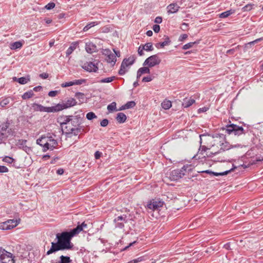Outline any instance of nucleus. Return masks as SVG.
I'll return each instance as SVG.
<instances>
[{
    "instance_id": "412c9836",
    "label": "nucleus",
    "mask_w": 263,
    "mask_h": 263,
    "mask_svg": "<svg viewBox=\"0 0 263 263\" xmlns=\"http://www.w3.org/2000/svg\"><path fill=\"white\" fill-rule=\"evenodd\" d=\"M78 45L79 44L78 42H72L71 44L70 47L68 48V49L66 51V57H68L69 55H70L72 53V52L77 48Z\"/></svg>"
},
{
    "instance_id": "13d9d810",
    "label": "nucleus",
    "mask_w": 263,
    "mask_h": 263,
    "mask_svg": "<svg viewBox=\"0 0 263 263\" xmlns=\"http://www.w3.org/2000/svg\"><path fill=\"white\" fill-rule=\"evenodd\" d=\"M73 85V81L67 82L63 83L61 84L62 87H66Z\"/></svg>"
},
{
    "instance_id": "7c9ffc66",
    "label": "nucleus",
    "mask_w": 263,
    "mask_h": 263,
    "mask_svg": "<svg viewBox=\"0 0 263 263\" xmlns=\"http://www.w3.org/2000/svg\"><path fill=\"white\" fill-rule=\"evenodd\" d=\"M13 79L15 81H17V82H18L21 84H26L28 81H30L29 78H26L25 77H21L20 78L17 79L16 77H14Z\"/></svg>"
},
{
    "instance_id": "2f4dec72",
    "label": "nucleus",
    "mask_w": 263,
    "mask_h": 263,
    "mask_svg": "<svg viewBox=\"0 0 263 263\" xmlns=\"http://www.w3.org/2000/svg\"><path fill=\"white\" fill-rule=\"evenodd\" d=\"M60 263H70L72 261V260L70 259V257L68 256L61 255L60 257Z\"/></svg>"
},
{
    "instance_id": "c85d7f7f",
    "label": "nucleus",
    "mask_w": 263,
    "mask_h": 263,
    "mask_svg": "<svg viewBox=\"0 0 263 263\" xmlns=\"http://www.w3.org/2000/svg\"><path fill=\"white\" fill-rule=\"evenodd\" d=\"M34 96V93L32 90H30L25 92L22 96V98L24 100L32 98Z\"/></svg>"
},
{
    "instance_id": "774afa93",
    "label": "nucleus",
    "mask_w": 263,
    "mask_h": 263,
    "mask_svg": "<svg viewBox=\"0 0 263 263\" xmlns=\"http://www.w3.org/2000/svg\"><path fill=\"white\" fill-rule=\"evenodd\" d=\"M162 18L161 16H157L155 19V23L157 24H160L162 23Z\"/></svg>"
},
{
    "instance_id": "bb28decb",
    "label": "nucleus",
    "mask_w": 263,
    "mask_h": 263,
    "mask_svg": "<svg viewBox=\"0 0 263 263\" xmlns=\"http://www.w3.org/2000/svg\"><path fill=\"white\" fill-rule=\"evenodd\" d=\"M106 61L112 65H114L117 61V59L115 54L112 53L107 57Z\"/></svg>"
},
{
    "instance_id": "6e6552de",
    "label": "nucleus",
    "mask_w": 263,
    "mask_h": 263,
    "mask_svg": "<svg viewBox=\"0 0 263 263\" xmlns=\"http://www.w3.org/2000/svg\"><path fill=\"white\" fill-rule=\"evenodd\" d=\"M163 205V202L160 200H155L153 199L148 202L146 206L147 209L151 210L153 211H157Z\"/></svg>"
},
{
    "instance_id": "9b49d317",
    "label": "nucleus",
    "mask_w": 263,
    "mask_h": 263,
    "mask_svg": "<svg viewBox=\"0 0 263 263\" xmlns=\"http://www.w3.org/2000/svg\"><path fill=\"white\" fill-rule=\"evenodd\" d=\"M36 143L43 147V152H46L48 150V137L42 136L40 138L36 140Z\"/></svg>"
},
{
    "instance_id": "603ef678",
    "label": "nucleus",
    "mask_w": 263,
    "mask_h": 263,
    "mask_svg": "<svg viewBox=\"0 0 263 263\" xmlns=\"http://www.w3.org/2000/svg\"><path fill=\"white\" fill-rule=\"evenodd\" d=\"M86 82V79H79V80H75L73 81V85H81L82 84L85 83Z\"/></svg>"
},
{
    "instance_id": "dca6fc26",
    "label": "nucleus",
    "mask_w": 263,
    "mask_h": 263,
    "mask_svg": "<svg viewBox=\"0 0 263 263\" xmlns=\"http://www.w3.org/2000/svg\"><path fill=\"white\" fill-rule=\"evenodd\" d=\"M135 61V58L134 56H130L128 58H125L123 60L121 66L123 65L124 68H126L127 66L133 64Z\"/></svg>"
},
{
    "instance_id": "2eb2a0df",
    "label": "nucleus",
    "mask_w": 263,
    "mask_h": 263,
    "mask_svg": "<svg viewBox=\"0 0 263 263\" xmlns=\"http://www.w3.org/2000/svg\"><path fill=\"white\" fill-rule=\"evenodd\" d=\"M48 147L50 151L53 150L58 146L57 141L51 136L48 137Z\"/></svg>"
},
{
    "instance_id": "e433bc0d",
    "label": "nucleus",
    "mask_w": 263,
    "mask_h": 263,
    "mask_svg": "<svg viewBox=\"0 0 263 263\" xmlns=\"http://www.w3.org/2000/svg\"><path fill=\"white\" fill-rule=\"evenodd\" d=\"M234 11L232 10H230L228 11H226L225 12H223L219 14V17L220 18H226L228 17L229 15L233 13Z\"/></svg>"
},
{
    "instance_id": "1a4fd4ad",
    "label": "nucleus",
    "mask_w": 263,
    "mask_h": 263,
    "mask_svg": "<svg viewBox=\"0 0 263 263\" xmlns=\"http://www.w3.org/2000/svg\"><path fill=\"white\" fill-rule=\"evenodd\" d=\"M127 215L123 214L115 218L114 222L115 223L116 228L123 229L124 227V224L127 222Z\"/></svg>"
},
{
    "instance_id": "e2e57ef3",
    "label": "nucleus",
    "mask_w": 263,
    "mask_h": 263,
    "mask_svg": "<svg viewBox=\"0 0 263 263\" xmlns=\"http://www.w3.org/2000/svg\"><path fill=\"white\" fill-rule=\"evenodd\" d=\"M111 53H112L111 51L109 49H105L103 50V54H104L105 55H106L107 57L108 55H109L110 54H111Z\"/></svg>"
},
{
    "instance_id": "4468645a",
    "label": "nucleus",
    "mask_w": 263,
    "mask_h": 263,
    "mask_svg": "<svg viewBox=\"0 0 263 263\" xmlns=\"http://www.w3.org/2000/svg\"><path fill=\"white\" fill-rule=\"evenodd\" d=\"M71 116H62L59 117L57 121L60 123L62 128H64V125L67 126L70 121Z\"/></svg>"
},
{
    "instance_id": "0eeeda50",
    "label": "nucleus",
    "mask_w": 263,
    "mask_h": 263,
    "mask_svg": "<svg viewBox=\"0 0 263 263\" xmlns=\"http://www.w3.org/2000/svg\"><path fill=\"white\" fill-rule=\"evenodd\" d=\"M0 261L2 263H14V257L12 254L4 249Z\"/></svg>"
},
{
    "instance_id": "4d7b16f0",
    "label": "nucleus",
    "mask_w": 263,
    "mask_h": 263,
    "mask_svg": "<svg viewBox=\"0 0 263 263\" xmlns=\"http://www.w3.org/2000/svg\"><path fill=\"white\" fill-rule=\"evenodd\" d=\"M154 77L152 76H147V77H144L142 79V82H148L153 80L154 79Z\"/></svg>"
},
{
    "instance_id": "423d86ee",
    "label": "nucleus",
    "mask_w": 263,
    "mask_h": 263,
    "mask_svg": "<svg viewBox=\"0 0 263 263\" xmlns=\"http://www.w3.org/2000/svg\"><path fill=\"white\" fill-rule=\"evenodd\" d=\"M161 59L157 54H154L149 57L144 62L143 66H148L149 67H153L158 65L161 63Z\"/></svg>"
},
{
    "instance_id": "f3484780",
    "label": "nucleus",
    "mask_w": 263,
    "mask_h": 263,
    "mask_svg": "<svg viewBox=\"0 0 263 263\" xmlns=\"http://www.w3.org/2000/svg\"><path fill=\"white\" fill-rule=\"evenodd\" d=\"M180 7L175 3L170 4L167 7V13H176L179 9Z\"/></svg>"
},
{
    "instance_id": "0e129e2a",
    "label": "nucleus",
    "mask_w": 263,
    "mask_h": 263,
    "mask_svg": "<svg viewBox=\"0 0 263 263\" xmlns=\"http://www.w3.org/2000/svg\"><path fill=\"white\" fill-rule=\"evenodd\" d=\"M58 94V91L57 90H52L49 92L48 95L50 97H53L57 96Z\"/></svg>"
},
{
    "instance_id": "a18cd8bd",
    "label": "nucleus",
    "mask_w": 263,
    "mask_h": 263,
    "mask_svg": "<svg viewBox=\"0 0 263 263\" xmlns=\"http://www.w3.org/2000/svg\"><path fill=\"white\" fill-rule=\"evenodd\" d=\"M68 233H69V236H70V238L71 239L74 236H75L77 234H78L79 233V232L75 228L71 230L69 232H68Z\"/></svg>"
},
{
    "instance_id": "f8f14e48",
    "label": "nucleus",
    "mask_w": 263,
    "mask_h": 263,
    "mask_svg": "<svg viewBox=\"0 0 263 263\" xmlns=\"http://www.w3.org/2000/svg\"><path fill=\"white\" fill-rule=\"evenodd\" d=\"M27 142V141L26 140L19 139L17 141L16 145L18 147V148L22 149L26 153H28L31 151V149L30 147L26 145Z\"/></svg>"
},
{
    "instance_id": "72a5a7b5",
    "label": "nucleus",
    "mask_w": 263,
    "mask_h": 263,
    "mask_svg": "<svg viewBox=\"0 0 263 263\" xmlns=\"http://www.w3.org/2000/svg\"><path fill=\"white\" fill-rule=\"evenodd\" d=\"M75 97L81 102L83 103L85 100L84 93L77 92L75 93Z\"/></svg>"
},
{
    "instance_id": "ea45409f",
    "label": "nucleus",
    "mask_w": 263,
    "mask_h": 263,
    "mask_svg": "<svg viewBox=\"0 0 263 263\" xmlns=\"http://www.w3.org/2000/svg\"><path fill=\"white\" fill-rule=\"evenodd\" d=\"M53 107L54 112H58L65 109L64 106L63 105V103H59L56 105L53 106Z\"/></svg>"
},
{
    "instance_id": "6ab92c4d",
    "label": "nucleus",
    "mask_w": 263,
    "mask_h": 263,
    "mask_svg": "<svg viewBox=\"0 0 263 263\" xmlns=\"http://www.w3.org/2000/svg\"><path fill=\"white\" fill-rule=\"evenodd\" d=\"M171 42L170 37L168 36H166L165 41L162 42L158 43L155 44V46L157 48H163L165 46L168 45Z\"/></svg>"
},
{
    "instance_id": "9d476101",
    "label": "nucleus",
    "mask_w": 263,
    "mask_h": 263,
    "mask_svg": "<svg viewBox=\"0 0 263 263\" xmlns=\"http://www.w3.org/2000/svg\"><path fill=\"white\" fill-rule=\"evenodd\" d=\"M82 68L89 72H96L98 70V64L91 62H87L82 66Z\"/></svg>"
},
{
    "instance_id": "58836bf2",
    "label": "nucleus",
    "mask_w": 263,
    "mask_h": 263,
    "mask_svg": "<svg viewBox=\"0 0 263 263\" xmlns=\"http://www.w3.org/2000/svg\"><path fill=\"white\" fill-rule=\"evenodd\" d=\"M98 24V23L97 22H91V23L88 24L87 25H86L84 27L83 30L84 32H86V31H88L91 27H94L95 26H96Z\"/></svg>"
},
{
    "instance_id": "ddd939ff",
    "label": "nucleus",
    "mask_w": 263,
    "mask_h": 263,
    "mask_svg": "<svg viewBox=\"0 0 263 263\" xmlns=\"http://www.w3.org/2000/svg\"><path fill=\"white\" fill-rule=\"evenodd\" d=\"M10 125V121L7 119L6 122L2 123L0 124V132L5 133L7 134L10 135L12 130L11 128H9Z\"/></svg>"
},
{
    "instance_id": "4be33fe9",
    "label": "nucleus",
    "mask_w": 263,
    "mask_h": 263,
    "mask_svg": "<svg viewBox=\"0 0 263 263\" xmlns=\"http://www.w3.org/2000/svg\"><path fill=\"white\" fill-rule=\"evenodd\" d=\"M195 102V101L194 99L191 98L187 99V98H185L183 100L182 105L185 108H187L191 106Z\"/></svg>"
},
{
    "instance_id": "bf43d9fd",
    "label": "nucleus",
    "mask_w": 263,
    "mask_h": 263,
    "mask_svg": "<svg viewBox=\"0 0 263 263\" xmlns=\"http://www.w3.org/2000/svg\"><path fill=\"white\" fill-rule=\"evenodd\" d=\"M108 120L107 119H104L101 121L100 125L102 127H106L108 124Z\"/></svg>"
},
{
    "instance_id": "680f3d73",
    "label": "nucleus",
    "mask_w": 263,
    "mask_h": 263,
    "mask_svg": "<svg viewBox=\"0 0 263 263\" xmlns=\"http://www.w3.org/2000/svg\"><path fill=\"white\" fill-rule=\"evenodd\" d=\"M153 29L155 32L158 33L160 31V27L159 25H154L153 27Z\"/></svg>"
},
{
    "instance_id": "37998d69",
    "label": "nucleus",
    "mask_w": 263,
    "mask_h": 263,
    "mask_svg": "<svg viewBox=\"0 0 263 263\" xmlns=\"http://www.w3.org/2000/svg\"><path fill=\"white\" fill-rule=\"evenodd\" d=\"M145 50L146 51H151L154 50L152 43H147L144 45Z\"/></svg>"
},
{
    "instance_id": "20e7f679",
    "label": "nucleus",
    "mask_w": 263,
    "mask_h": 263,
    "mask_svg": "<svg viewBox=\"0 0 263 263\" xmlns=\"http://www.w3.org/2000/svg\"><path fill=\"white\" fill-rule=\"evenodd\" d=\"M206 137L207 136L205 135H204V134H202V135H200V147L198 149V153H197V155H203L202 157V158H205V157H208V158H209V157H213L214 155H215L218 153H220V151H211V152H209V151H208V150H210L212 148L214 147L215 145V143H214V144L212 145L210 147H208V146H206L205 145H201V143H202V137Z\"/></svg>"
},
{
    "instance_id": "a878e982",
    "label": "nucleus",
    "mask_w": 263,
    "mask_h": 263,
    "mask_svg": "<svg viewBox=\"0 0 263 263\" xmlns=\"http://www.w3.org/2000/svg\"><path fill=\"white\" fill-rule=\"evenodd\" d=\"M13 229V226H10L9 221H6L0 224V229L3 230H8Z\"/></svg>"
},
{
    "instance_id": "09e8293b",
    "label": "nucleus",
    "mask_w": 263,
    "mask_h": 263,
    "mask_svg": "<svg viewBox=\"0 0 263 263\" xmlns=\"http://www.w3.org/2000/svg\"><path fill=\"white\" fill-rule=\"evenodd\" d=\"M253 6V5H252L251 4H248L242 8V11L243 12L249 11L252 9Z\"/></svg>"
},
{
    "instance_id": "4c0bfd02",
    "label": "nucleus",
    "mask_w": 263,
    "mask_h": 263,
    "mask_svg": "<svg viewBox=\"0 0 263 263\" xmlns=\"http://www.w3.org/2000/svg\"><path fill=\"white\" fill-rule=\"evenodd\" d=\"M107 109L109 112H112L114 111H117L116 109V103L113 102L107 106Z\"/></svg>"
},
{
    "instance_id": "5701e85b",
    "label": "nucleus",
    "mask_w": 263,
    "mask_h": 263,
    "mask_svg": "<svg viewBox=\"0 0 263 263\" xmlns=\"http://www.w3.org/2000/svg\"><path fill=\"white\" fill-rule=\"evenodd\" d=\"M96 46L92 43H86L85 50L88 53H92L96 51Z\"/></svg>"
},
{
    "instance_id": "338daca9",
    "label": "nucleus",
    "mask_w": 263,
    "mask_h": 263,
    "mask_svg": "<svg viewBox=\"0 0 263 263\" xmlns=\"http://www.w3.org/2000/svg\"><path fill=\"white\" fill-rule=\"evenodd\" d=\"M188 37V35L186 34H181L179 39V41H183V40L186 39Z\"/></svg>"
},
{
    "instance_id": "cd10ccee",
    "label": "nucleus",
    "mask_w": 263,
    "mask_h": 263,
    "mask_svg": "<svg viewBox=\"0 0 263 263\" xmlns=\"http://www.w3.org/2000/svg\"><path fill=\"white\" fill-rule=\"evenodd\" d=\"M162 107L164 109H168L172 106V102L170 100H164L161 103Z\"/></svg>"
},
{
    "instance_id": "79ce46f5",
    "label": "nucleus",
    "mask_w": 263,
    "mask_h": 263,
    "mask_svg": "<svg viewBox=\"0 0 263 263\" xmlns=\"http://www.w3.org/2000/svg\"><path fill=\"white\" fill-rule=\"evenodd\" d=\"M10 97H7L2 100L1 102V106L2 107H5L7 105H8L10 103Z\"/></svg>"
},
{
    "instance_id": "39448f33",
    "label": "nucleus",
    "mask_w": 263,
    "mask_h": 263,
    "mask_svg": "<svg viewBox=\"0 0 263 263\" xmlns=\"http://www.w3.org/2000/svg\"><path fill=\"white\" fill-rule=\"evenodd\" d=\"M225 130V133L229 135L234 134L235 136H240L245 134V130L242 126H239L235 124L227 125L225 127L222 128Z\"/></svg>"
},
{
    "instance_id": "aec40b11",
    "label": "nucleus",
    "mask_w": 263,
    "mask_h": 263,
    "mask_svg": "<svg viewBox=\"0 0 263 263\" xmlns=\"http://www.w3.org/2000/svg\"><path fill=\"white\" fill-rule=\"evenodd\" d=\"M77 102L76 100L73 98H69L66 103H63V105L64 106L65 109L68 108L70 107H72L77 104Z\"/></svg>"
},
{
    "instance_id": "393cba45",
    "label": "nucleus",
    "mask_w": 263,
    "mask_h": 263,
    "mask_svg": "<svg viewBox=\"0 0 263 263\" xmlns=\"http://www.w3.org/2000/svg\"><path fill=\"white\" fill-rule=\"evenodd\" d=\"M233 167L231 168L229 170L226 171L224 172H221V173H215L214 172H212V175L216 176H224L228 174L229 173L233 171L235 168H236V166H234L233 165Z\"/></svg>"
},
{
    "instance_id": "8fccbe9b",
    "label": "nucleus",
    "mask_w": 263,
    "mask_h": 263,
    "mask_svg": "<svg viewBox=\"0 0 263 263\" xmlns=\"http://www.w3.org/2000/svg\"><path fill=\"white\" fill-rule=\"evenodd\" d=\"M136 106V103L133 101H128L125 104V107H126L127 109L133 108Z\"/></svg>"
},
{
    "instance_id": "7ed1b4c3",
    "label": "nucleus",
    "mask_w": 263,
    "mask_h": 263,
    "mask_svg": "<svg viewBox=\"0 0 263 263\" xmlns=\"http://www.w3.org/2000/svg\"><path fill=\"white\" fill-rule=\"evenodd\" d=\"M192 171L191 165H184L181 169H176L171 171L169 178L172 181H177L183 176L189 174Z\"/></svg>"
},
{
    "instance_id": "b1692460",
    "label": "nucleus",
    "mask_w": 263,
    "mask_h": 263,
    "mask_svg": "<svg viewBox=\"0 0 263 263\" xmlns=\"http://www.w3.org/2000/svg\"><path fill=\"white\" fill-rule=\"evenodd\" d=\"M126 116L123 112H119L117 115V117L116 118V119L119 123H123L125 122L126 120Z\"/></svg>"
},
{
    "instance_id": "f257e3e1",
    "label": "nucleus",
    "mask_w": 263,
    "mask_h": 263,
    "mask_svg": "<svg viewBox=\"0 0 263 263\" xmlns=\"http://www.w3.org/2000/svg\"><path fill=\"white\" fill-rule=\"evenodd\" d=\"M57 242H51L50 249L47 252L46 255H49L57 251L71 249L73 245L71 242V238L68 232L59 233L56 235Z\"/></svg>"
},
{
    "instance_id": "6e6d98bb",
    "label": "nucleus",
    "mask_w": 263,
    "mask_h": 263,
    "mask_svg": "<svg viewBox=\"0 0 263 263\" xmlns=\"http://www.w3.org/2000/svg\"><path fill=\"white\" fill-rule=\"evenodd\" d=\"M126 68H124V66H121L120 67V69L119 70L118 73L120 76L124 75L126 73Z\"/></svg>"
},
{
    "instance_id": "f03ea898",
    "label": "nucleus",
    "mask_w": 263,
    "mask_h": 263,
    "mask_svg": "<svg viewBox=\"0 0 263 263\" xmlns=\"http://www.w3.org/2000/svg\"><path fill=\"white\" fill-rule=\"evenodd\" d=\"M83 121V118L80 115L71 116L67 125L64 127L66 135L73 134L77 136L82 134L84 130V127L81 125Z\"/></svg>"
},
{
    "instance_id": "a211bd4d",
    "label": "nucleus",
    "mask_w": 263,
    "mask_h": 263,
    "mask_svg": "<svg viewBox=\"0 0 263 263\" xmlns=\"http://www.w3.org/2000/svg\"><path fill=\"white\" fill-rule=\"evenodd\" d=\"M217 145H219V146L220 147V149L218 151H220V153H221V152H224L225 151L229 150L232 147L230 143L226 141L222 143H217Z\"/></svg>"
},
{
    "instance_id": "c756f323",
    "label": "nucleus",
    "mask_w": 263,
    "mask_h": 263,
    "mask_svg": "<svg viewBox=\"0 0 263 263\" xmlns=\"http://www.w3.org/2000/svg\"><path fill=\"white\" fill-rule=\"evenodd\" d=\"M23 46V43L20 41L15 42L11 44L10 48L11 49H16L21 48Z\"/></svg>"
},
{
    "instance_id": "473e14b6",
    "label": "nucleus",
    "mask_w": 263,
    "mask_h": 263,
    "mask_svg": "<svg viewBox=\"0 0 263 263\" xmlns=\"http://www.w3.org/2000/svg\"><path fill=\"white\" fill-rule=\"evenodd\" d=\"M199 42H200L199 40H198V41L194 42H190V43H187V44H185L184 45H183L182 48L183 50H186V49H190V48H192L194 46V45L198 44L199 43Z\"/></svg>"
},
{
    "instance_id": "49530a36",
    "label": "nucleus",
    "mask_w": 263,
    "mask_h": 263,
    "mask_svg": "<svg viewBox=\"0 0 263 263\" xmlns=\"http://www.w3.org/2000/svg\"><path fill=\"white\" fill-rule=\"evenodd\" d=\"M7 221H9L10 226H13V228L16 227L19 223V222L17 220L15 219H9Z\"/></svg>"
},
{
    "instance_id": "c9c22d12",
    "label": "nucleus",
    "mask_w": 263,
    "mask_h": 263,
    "mask_svg": "<svg viewBox=\"0 0 263 263\" xmlns=\"http://www.w3.org/2000/svg\"><path fill=\"white\" fill-rule=\"evenodd\" d=\"M116 77L115 76H112L111 77L106 78L104 79H102L100 80L99 82L101 83H110L112 82L115 79Z\"/></svg>"
},
{
    "instance_id": "052dcab7",
    "label": "nucleus",
    "mask_w": 263,
    "mask_h": 263,
    "mask_svg": "<svg viewBox=\"0 0 263 263\" xmlns=\"http://www.w3.org/2000/svg\"><path fill=\"white\" fill-rule=\"evenodd\" d=\"M8 171V168L6 166L0 165V173H7Z\"/></svg>"
},
{
    "instance_id": "864d4df0",
    "label": "nucleus",
    "mask_w": 263,
    "mask_h": 263,
    "mask_svg": "<svg viewBox=\"0 0 263 263\" xmlns=\"http://www.w3.org/2000/svg\"><path fill=\"white\" fill-rule=\"evenodd\" d=\"M55 7V4L53 2H50L46 5L45 7L47 10H51Z\"/></svg>"
},
{
    "instance_id": "3c124183",
    "label": "nucleus",
    "mask_w": 263,
    "mask_h": 263,
    "mask_svg": "<svg viewBox=\"0 0 263 263\" xmlns=\"http://www.w3.org/2000/svg\"><path fill=\"white\" fill-rule=\"evenodd\" d=\"M3 160L8 163H12L14 161V159L12 157L9 156H5Z\"/></svg>"
},
{
    "instance_id": "f704fd0d",
    "label": "nucleus",
    "mask_w": 263,
    "mask_h": 263,
    "mask_svg": "<svg viewBox=\"0 0 263 263\" xmlns=\"http://www.w3.org/2000/svg\"><path fill=\"white\" fill-rule=\"evenodd\" d=\"M241 46L240 45H238L235 48L228 50L226 52V53L227 54L233 55L236 51H238L241 48Z\"/></svg>"
},
{
    "instance_id": "de8ad7c7",
    "label": "nucleus",
    "mask_w": 263,
    "mask_h": 263,
    "mask_svg": "<svg viewBox=\"0 0 263 263\" xmlns=\"http://www.w3.org/2000/svg\"><path fill=\"white\" fill-rule=\"evenodd\" d=\"M97 116L93 112H89L86 114V118L88 120H91L95 118H97Z\"/></svg>"
},
{
    "instance_id": "69168bd1",
    "label": "nucleus",
    "mask_w": 263,
    "mask_h": 263,
    "mask_svg": "<svg viewBox=\"0 0 263 263\" xmlns=\"http://www.w3.org/2000/svg\"><path fill=\"white\" fill-rule=\"evenodd\" d=\"M45 112H54L53 106L46 107Z\"/></svg>"
},
{
    "instance_id": "a19ab883",
    "label": "nucleus",
    "mask_w": 263,
    "mask_h": 263,
    "mask_svg": "<svg viewBox=\"0 0 263 263\" xmlns=\"http://www.w3.org/2000/svg\"><path fill=\"white\" fill-rule=\"evenodd\" d=\"M138 70L139 71V72H141V73H142V74H145V73H148L149 74L151 71H150V69H149V67L148 66V67H141V68H140Z\"/></svg>"
},
{
    "instance_id": "5fc2aeb1",
    "label": "nucleus",
    "mask_w": 263,
    "mask_h": 263,
    "mask_svg": "<svg viewBox=\"0 0 263 263\" xmlns=\"http://www.w3.org/2000/svg\"><path fill=\"white\" fill-rule=\"evenodd\" d=\"M126 68H124V66H121L120 67V69L119 70L118 73L120 76L124 75L126 73Z\"/></svg>"
},
{
    "instance_id": "c03bdc74",
    "label": "nucleus",
    "mask_w": 263,
    "mask_h": 263,
    "mask_svg": "<svg viewBox=\"0 0 263 263\" xmlns=\"http://www.w3.org/2000/svg\"><path fill=\"white\" fill-rule=\"evenodd\" d=\"M8 134L5 133L0 132V144L4 142V141L6 140L8 137Z\"/></svg>"
}]
</instances>
